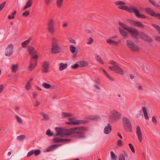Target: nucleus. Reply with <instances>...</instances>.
<instances>
[{
	"mask_svg": "<svg viewBox=\"0 0 160 160\" xmlns=\"http://www.w3.org/2000/svg\"><path fill=\"white\" fill-rule=\"evenodd\" d=\"M114 4L116 6H118V8L120 10L126 11L130 13L133 12L135 16L138 18H146V16L144 15L141 14L138 10L135 7L133 6H130L128 7L125 5L126 4V3L122 1L114 2Z\"/></svg>",
	"mask_w": 160,
	"mask_h": 160,
	"instance_id": "f257e3e1",
	"label": "nucleus"
},
{
	"mask_svg": "<svg viewBox=\"0 0 160 160\" xmlns=\"http://www.w3.org/2000/svg\"><path fill=\"white\" fill-rule=\"evenodd\" d=\"M87 128L84 127H78L70 129V135L72 134L73 137L83 139L85 137L84 131Z\"/></svg>",
	"mask_w": 160,
	"mask_h": 160,
	"instance_id": "f03ea898",
	"label": "nucleus"
},
{
	"mask_svg": "<svg viewBox=\"0 0 160 160\" xmlns=\"http://www.w3.org/2000/svg\"><path fill=\"white\" fill-rule=\"evenodd\" d=\"M122 119L123 126L126 132H131L132 128L131 123L129 119L124 117L122 118Z\"/></svg>",
	"mask_w": 160,
	"mask_h": 160,
	"instance_id": "7ed1b4c3",
	"label": "nucleus"
},
{
	"mask_svg": "<svg viewBox=\"0 0 160 160\" xmlns=\"http://www.w3.org/2000/svg\"><path fill=\"white\" fill-rule=\"evenodd\" d=\"M52 52L53 54L59 53L61 51V49L59 47L56 38L53 37L52 39Z\"/></svg>",
	"mask_w": 160,
	"mask_h": 160,
	"instance_id": "20e7f679",
	"label": "nucleus"
},
{
	"mask_svg": "<svg viewBox=\"0 0 160 160\" xmlns=\"http://www.w3.org/2000/svg\"><path fill=\"white\" fill-rule=\"evenodd\" d=\"M126 45L132 51L138 52L140 51V48L131 40H127L126 42Z\"/></svg>",
	"mask_w": 160,
	"mask_h": 160,
	"instance_id": "39448f33",
	"label": "nucleus"
},
{
	"mask_svg": "<svg viewBox=\"0 0 160 160\" xmlns=\"http://www.w3.org/2000/svg\"><path fill=\"white\" fill-rule=\"evenodd\" d=\"M55 130L57 133L54 136H57L59 135L65 136H68L70 135V133L69 132L70 131V129L64 130L62 128L57 127L56 128Z\"/></svg>",
	"mask_w": 160,
	"mask_h": 160,
	"instance_id": "423d86ee",
	"label": "nucleus"
},
{
	"mask_svg": "<svg viewBox=\"0 0 160 160\" xmlns=\"http://www.w3.org/2000/svg\"><path fill=\"white\" fill-rule=\"evenodd\" d=\"M38 57V56L37 55H34L32 57L30 63L28 67V68L30 70L32 71L37 66Z\"/></svg>",
	"mask_w": 160,
	"mask_h": 160,
	"instance_id": "0eeeda50",
	"label": "nucleus"
},
{
	"mask_svg": "<svg viewBox=\"0 0 160 160\" xmlns=\"http://www.w3.org/2000/svg\"><path fill=\"white\" fill-rule=\"evenodd\" d=\"M55 25V22L53 19H50L48 21L47 26L48 31L51 34H53L55 32L54 27Z\"/></svg>",
	"mask_w": 160,
	"mask_h": 160,
	"instance_id": "6e6552de",
	"label": "nucleus"
},
{
	"mask_svg": "<svg viewBox=\"0 0 160 160\" xmlns=\"http://www.w3.org/2000/svg\"><path fill=\"white\" fill-rule=\"evenodd\" d=\"M121 118V114L117 111L114 110L112 111L110 119L113 121H118Z\"/></svg>",
	"mask_w": 160,
	"mask_h": 160,
	"instance_id": "1a4fd4ad",
	"label": "nucleus"
},
{
	"mask_svg": "<svg viewBox=\"0 0 160 160\" xmlns=\"http://www.w3.org/2000/svg\"><path fill=\"white\" fill-rule=\"evenodd\" d=\"M14 47L12 44H9L6 48L5 55L6 56L10 57L12 54L13 52Z\"/></svg>",
	"mask_w": 160,
	"mask_h": 160,
	"instance_id": "9d476101",
	"label": "nucleus"
},
{
	"mask_svg": "<svg viewBox=\"0 0 160 160\" xmlns=\"http://www.w3.org/2000/svg\"><path fill=\"white\" fill-rule=\"evenodd\" d=\"M128 32L130 33L131 36L135 39H139V32L136 29L131 27Z\"/></svg>",
	"mask_w": 160,
	"mask_h": 160,
	"instance_id": "9b49d317",
	"label": "nucleus"
},
{
	"mask_svg": "<svg viewBox=\"0 0 160 160\" xmlns=\"http://www.w3.org/2000/svg\"><path fill=\"white\" fill-rule=\"evenodd\" d=\"M140 37L141 39L147 42H153L152 39L150 36L144 32H142L141 33Z\"/></svg>",
	"mask_w": 160,
	"mask_h": 160,
	"instance_id": "f8f14e48",
	"label": "nucleus"
},
{
	"mask_svg": "<svg viewBox=\"0 0 160 160\" xmlns=\"http://www.w3.org/2000/svg\"><path fill=\"white\" fill-rule=\"evenodd\" d=\"M145 10L146 12L149 15L160 19V13H156L154 11L149 8H146Z\"/></svg>",
	"mask_w": 160,
	"mask_h": 160,
	"instance_id": "ddd939ff",
	"label": "nucleus"
},
{
	"mask_svg": "<svg viewBox=\"0 0 160 160\" xmlns=\"http://www.w3.org/2000/svg\"><path fill=\"white\" fill-rule=\"evenodd\" d=\"M87 122L86 120H78L74 121L66 122V123L70 125H75L80 124H84Z\"/></svg>",
	"mask_w": 160,
	"mask_h": 160,
	"instance_id": "4468645a",
	"label": "nucleus"
},
{
	"mask_svg": "<svg viewBox=\"0 0 160 160\" xmlns=\"http://www.w3.org/2000/svg\"><path fill=\"white\" fill-rule=\"evenodd\" d=\"M49 63L47 61L43 62L42 63V72L45 73H46L49 72Z\"/></svg>",
	"mask_w": 160,
	"mask_h": 160,
	"instance_id": "2eb2a0df",
	"label": "nucleus"
},
{
	"mask_svg": "<svg viewBox=\"0 0 160 160\" xmlns=\"http://www.w3.org/2000/svg\"><path fill=\"white\" fill-rule=\"evenodd\" d=\"M109 63L113 65V66L109 67V69L112 71H115L117 70L118 65L116 62L112 60H110L109 61Z\"/></svg>",
	"mask_w": 160,
	"mask_h": 160,
	"instance_id": "dca6fc26",
	"label": "nucleus"
},
{
	"mask_svg": "<svg viewBox=\"0 0 160 160\" xmlns=\"http://www.w3.org/2000/svg\"><path fill=\"white\" fill-rule=\"evenodd\" d=\"M136 132L137 136L139 141L140 142H141L142 140V134L139 126H137V127Z\"/></svg>",
	"mask_w": 160,
	"mask_h": 160,
	"instance_id": "f3484780",
	"label": "nucleus"
},
{
	"mask_svg": "<svg viewBox=\"0 0 160 160\" xmlns=\"http://www.w3.org/2000/svg\"><path fill=\"white\" fill-rule=\"evenodd\" d=\"M130 23L133 26L141 28H144V25L139 21H136L134 20H131Z\"/></svg>",
	"mask_w": 160,
	"mask_h": 160,
	"instance_id": "a211bd4d",
	"label": "nucleus"
},
{
	"mask_svg": "<svg viewBox=\"0 0 160 160\" xmlns=\"http://www.w3.org/2000/svg\"><path fill=\"white\" fill-rule=\"evenodd\" d=\"M27 50L31 58L34 56V54L36 53L37 52L35 50L34 48L31 46H28V47Z\"/></svg>",
	"mask_w": 160,
	"mask_h": 160,
	"instance_id": "6ab92c4d",
	"label": "nucleus"
},
{
	"mask_svg": "<svg viewBox=\"0 0 160 160\" xmlns=\"http://www.w3.org/2000/svg\"><path fill=\"white\" fill-rule=\"evenodd\" d=\"M112 130V127L110 123H108L104 129V132L106 134L110 133Z\"/></svg>",
	"mask_w": 160,
	"mask_h": 160,
	"instance_id": "aec40b11",
	"label": "nucleus"
},
{
	"mask_svg": "<svg viewBox=\"0 0 160 160\" xmlns=\"http://www.w3.org/2000/svg\"><path fill=\"white\" fill-rule=\"evenodd\" d=\"M42 86L44 88L48 89L51 88L52 89H55L56 88V87L54 85H51L46 83H43L42 85Z\"/></svg>",
	"mask_w": 160,
	"mask_h": 160,
	"instance_id": "412c9836",
	"label": "nucleus"
},
{
	"mask_svg": "<svg viewBox=\"0 0 160 160\" xmlns=\"http://www.w3.org/2000/svg\"><path fill=\"white\" fill-rule=\"evenodd\" d=\"M70 51L71 52L74 54H77L78 53V50L75 46H74L72 45L70 46Z\"/></svg>",
	"mask_w": 160,
	"mask_h": 160,
	"instance_id": "4be33fe9",
	"label": "nucleus"
},
{
	"mask_svg": "<svg viewBox=\"0 0 160 160\" xmlns=\"http://www.w3.org/2000/svg\"><path fill=\"white\" fill-rule=\"evenodd\" d=\"M118 24L123 28L124 30H127L128 32L131 28V27H128L127 25L124 24L120 22H118Z\"/></svg>",
	"mask_w": 160,
	"mask_h": 160,
	"instance_id": "5701e85b",
	"label": "nucleus"
},
{
	"mask_svg": "<svg viewBox=\"0 0 160 160\" xmlns=\"http://www.w3.org/2000/svg\"><path fill=\"white\" fill-rule=\"evenodd\" d=\"M79 63L80 67H82L87 66L88 65V63L84 61H81L77 62Z\"/></svg>",
	"mask_w": 160,
	"mask_h": 160,
	"instance_id": "b1692460",
	"label": "nucleus"
},
{
	"mask_svg": "<svg viewBox=\"0 0 160 160\" xmlns=\"http://www.w3.org/2000/svg\"><path fill=\"white\" fill-rule=\"evenodd\" d=\"M63 1L64 0H56V4L57 7L58 8H60L62 7Z\"/></svg>",
	"mask_w": 160,
	"mask_h": 160,
	"instance_id": "393cba45",
	"label": "nucleus"
},
{
	"mask_svg": "<svg viewBox=\"0 0 160 160\" xmlns=\"http://www.w3.org/2000/svg\"><path fill=\"white\" fill-rule=\"evenodd\" d=\"M106 41L109 44H113L115 45H118V42L116 41L113 40L111 39H107Z\"/></svg>",
	"mask_w": 160,
	"mask_h": 160,
	"instance_id": "a878e982",
	"label": "nucleus"
},
{
	"mask_svg": "<svg viewBox=\"0 0 160 160\" xmlns=\"http://www.w3.org/2000/svg\"><path fill=\"white\" fill-rule=\"evenodd\" d=\"M142 110L143 111L144 116L145 117V118L146 119H149V117L148 115V114L147 113V111L146 108L145 107H143L142 108Z\"/></svg>",
	"mask_w": 160,
	"mask_h": 160,
	"instance_id": "bb28decb",
	"label": "nucleus"
},
{
	"mask_svg": "<svg viewBox=\"0 0 160 160\" xmlns=\"http://www.w3.org/2000/svg\"><path fill=\"white\" fill-rule=\"evenodd\" d=\"M31 40V38H29L28 39L25 41L22 42L21 44V45L23 48L26 47L27 45L29 44Z\"/></svg>",
	"mask_w": 160,
	"mask_h": 160,
	"instance_id": "cd10ccee",
	"label": "nucleus"
},
{
	"mask_svg": "<svg viewBox=\"0 0 160 160\" xmlns=\"http://www.w3.org/2000/svg\"><path fill=\"white\" fill-rule=\"evenodd\" d=\"M67 66V64L62 63H60L59 64V69L61 71H62L66 68Z\"/></svg>",
	"mask_w": 160,
	"mask_h": 160,
	"instance_id": "c85d7f7f",
	"label": "nucleus"
},
{
	"mask_svg": "<svg viewBox=\"0 0 160 160\" xmlns=\"http://www.w3.org/2000/svg\"><path fill=\"white\" fill-rule=\"evenodd\" d=\"M18 66L17 64H13L11 67L12 72H15L18 70Z\"/></svg>",
	"mask_w": 160,
	"mask_h": 160,
	"instance_id": "c756f323",
	"label": "nucleus"
},
{
	"mask_svg": "<svg viewBox=\"0 0 160 160\" xmlns=\"http://www.w3.org/2000/svg\"><path fill=\"white\" fill-rule=\"evenodd\" d=\"M119 30L121 35L123 37H126L128 36L127 33L126 32L123 30L121 28H119Z\"/></svg>",
	"mask_w": 160,
	"mask_h": 160,
	"instance_id": "7c9ffc66",
	"label": "nucleus"
},
{
	"mask_svg": "<svg viewBox=\"0 0 160 160\" xmlns=\"http://www.w3.org/2000/svg\"><path fill=\"white\" fill-rule=\"evenodd\" d=\"M117 69V70L115 71L116 73L121 75H122L124 74V72L123 70L118 66Z\"/></svg>",
	"mask_w": 160,
	"mask_h": 160,
	"instance_id": "2f4dec72",
	"label": "nucleus"
},
{
	"mask_svg": "<svg viewBox=\"0 0 160 160\" xmlns=\"http://www.w3.org/2000/svg\"><path fill=\"white\" fill-rule=\"evenodd\" d=\"M111 158L112 160H117V156L114 154L113 151H111L110 152Z\"/></svg>",
	"mask_w": 160,
	"mask_h": 160,
	"instance_id": "473e14b6",
	"label": "nucleus"
},
{
	"mask_svg": "<svg viewBox=\"0 0 160 160\" xmlns=\"http://www.w3.org/2000/svg\"><path fill=\"white\" fill-rule=\"evenodd\" d=\"M57 144L52 145L47 148V152H49L51 151L53 149V148H55L56 147H57Z\"/></svg>",
	"mask_w": 160,
	"mask_h": 160,
	"instance_id": "72a5a7b5",
	"label": "nucleus"
},
{
	"mask_svg": "<svg viewBox=\"0 0 160 160\" xmlns=\"http://www.w3.org/2000/svg\"><path fill=\"white\" fill-rule=\"evenodd\" d=\"M95 58L100 63L102 64H104V62L101 59L100 56L98 55H96L95 56Z\"/></svg>",
	"mask_w": 160,
	"mask_h": 160,
	"instance_id": "f704fd0d",
	"label": "nucleus"
},
{
	"mask_svg": "<svg viewBox=\"0 0 160 160\" xmlns=\"http://www.w3.org/2000/svg\"><path fill=\"white\" fill-rule=\"evenodd\" d=\"M152 26L155 29L158 33L160 34V26L155 24H152Z\"/></svg>",
	"mask_w": 160,
	"mask_h": 160,
	"instance_id": "c9c22d12",
	"label": "nucleus"
},
{
	"mask_svg": "<svg viewBox=\"0 0 160 160\" xmlns=\"http://www.w3.org/2000/svg\"><path fill=\"white\" fill-rule=\"evenodd\" d=\"M32 153L33 154H34L35 156H37L40 154L41 151L40 150H32Z\"/></svg>",
	"mask_w": 160,
	"mask_h": 160,
	"instance_id": "e433bc0d",
	"label": "nucleus"
},
{
	"mask_svg": "<svg viewBox=\"0 0 160 160\" xmlns=\"http://www.w3.org/2000/svg\"><path fill=\"white\" fill-rule=\"evenodd\" d=\"M26 136L24 135L18 136L17 138V139L20 141H23L26 138Z\"/></svg>",
	"mask_w": 160,
	"mask_h": 160,
	"instance_id": "4c0bfd02",
	"label": "nucleus"
},
{
	"mask_svg": "<svg viewBox=\"0 0 160 160\" xmlns=\"http://www.w3.org/2000/svg\"><path fill=\"white\" fill-rule=\"evenodd\" d=\"M40 115L44 117V119L48 121L49 120V116L47 114L44 113L43 112H41Z\"/></svg>",
	"mask_w": 160,
	"mask_h": 160,
	"instance_id": "58836bf2",
	"label": "nucleus"
},
{
	"mask_svg": "<svg viewBox=\"0 0 160 160\" xmlns=\"http://www.w3.org/2000/svg\"><path fill=\"white\" fill-rule=\"evenodd\" d=\"M32 4V0H28L25 5L28 8L31 7Z\"/></svg>",
	"mask_w": 160,
	"mask_h": 160,
	"instance_id": "ea45409f",
	"label": "nucleus"
},
{
	"mask_svg": "<svg viewBox=\"0 0 160 160\" xmlns=\"http://www.w3.org/2000/svg\"><path fill=\"white\" fill-rule=\"evenodd\" d=\"M148 1L155 7L156 8H159L160 7V6L157 4L154 1L152 0H148Z\"/></svg>",
	"mask_w": 160,
	"mask_h": 160,
	"instance_id": "a19ab883",
	"label": "nucleus"
},
{
	"mask_svg": "<svg viewBox=\"0 0 160 160\" xmlns=\"http://www.w3.org/2000/svg\"><path fill=\"white\" fill-rule=\"evenodd\" d=\"M16 11L15 10L13 12L11 13V15H9L8 16V19H13L15 18L14 15L16 14Z\"/></svg>",
	"mask_w": 160,
	"mask_h": 160,
	"instance_id": "79ce46f5",
	"label": "nucleus"
},
{
	"mask_svg": "<svg viewBox=\"0 0 160 160\" xmlns=\"http://www.w3.org/2000/svg\"><path fill=\"white\" fill-rule=\"evenodd\" d=\"M53 141L55 143H58L59 142H62V139L58 138V137H56L53 139Z\"/></svg>",
	"mask_w": 160,
	"mask_h": 160,
	"instance_id": "37998d69",
	"label": "nucleus"
},
{
	"mask_svg": "<svg viewBox=\"0 0 160 160\" xmlns=\"http://www.w3.org/2000/svg\"><path fill=\"white\" fill-rule=\"evenodd\" d=\"M62 115L64 118L70 117L71 116V114L64 112L62 113Z\"/></svg>",
	"mask_w": 160,
	"mask_h": 160,
	"instance_id": "c03bdc74",
	"label": "nucleus"
},
{
	"mask_svg": "<svg viewBox=\"0 0 160 160\" xmlns=\"http://www.w3.org/2000/svg\"><path fill=\"white\" fill-rule=\"evenodd\" d=\"M93 42V39L92 38H89L87 40V44H92Z\"/></svg>",
	"mask_w": 160,
	"mask_h": 160,
	"instance_id": "a18cd8bd",
	"label": "nucleus"
},
{
	"mask_svg": "<svg viewBox=\"0 0 160 160\" xmlns=\"http://www.w3.org/2000/svg\"><path fill=\"white\" fill-rule=\"evenodd\" d=\"M46 134L49 137H51L52 136L54 133H53L52 132L50 129H48L46 132Z\"/></svg>",
	"mask_w": 160,
	"mask_h": 160,
	"instance_id": "49530a36",
	"label": "nucleus"
},
{
	"mask_svg": "<svg viewBox=\"0 0 160 160\" xmlns=\"http://www.w3.org/2000/svg\"><path fill=\"white\" fill-rule=\"evenodd\" d=\"M80 67L79 63H77V62L75 63L74 65L71 66V68L73 69H76Z\"/></svg>",
	"mask_w": 160,
	"mask_h": 160,
	"instance_id": "de8ad7c7",
	"label": "nucleus"
},
{
	"mask_svg": "<svg viewBox=\"0 0 160 160\" xmlns=\"http://www.w3.org/2000/svg\"><path fill=\"white\" fill-rule=\"evenodd\" d=\"M119 160H125V156L123 154H120L118 156Z\"/></svg>",
	"mask_w": 160,
	"mask_h": 160,
	"instance_id": "09e8293b",
	"label": "nucleus"
},
{
	"mask_svg": "<svg viewBox=\"0 0 160 160\" xmlns=\"http://www.w3.org/2000/svg\"><path fill=\"white\" fill-rule=\"evenodd\" d=\"M15 118L17 120V121L19 123H22V121L21 119L18 115L15 116Z\"/></svg>",
	"mask_w": 160,
	"mask_h": 160,
	"instance_id": "8fccbe9b",
	"label": "nucleus"
},
{
	"mask_svg": "<svg viewBox=\"0 0 160 160\" xmlns=\"http://www.w3.org/2000/svg\"><path fill=\"white\" fill-rule=\"evenodd\" d=\"M31 88V85L29 82H27L25 87V88L26 90H28L30 89Z\"/></svg>",
	"mask_w": 160,
	"mask_h": 160,
	"instance_id": "3c124183",
	"label": "nucleus"
},
{
	"mask_svg": "<svg viewBox=\"0 0 160 160\" xmlns=\"http://www.w3.org/2000/svg\"><path fill=\"white\" fill-rule=\"evenodd\" d=\"M128 145L132 152L134 153L135 152V149L132 144L130 143Z\"/></svg>",
	"mask_w": 160,
	"mask_h": 160,
	"instance_id": "603ef678",
	"label": "nucleus"
},
{
	"mask_svg": "<svg viewBox=\"0 0 160 160\" xmlns=\"http://www.w3.org/2000/svg\"><path fill=\"white\" fill-rule=\"evenodd\" d=\"M30 12L28 11H26L22 13V16L26 17L28 16Z\"/></svg>",
	"mask_w": 160,
	"mask_h": 160,
	"instance_id": "864d4df0",
	"label": "nucleus"
},
{
	"mask_svg": "<svg viewBox=\"0 0 160 160\" xmlns=\"http://www.w3.org/2000/svg\"><path fill=\"white\" fill-rule=\"evenodd\" d=\"M6 4V2H4L0 4V12L2 10L4 7H5Z\"/></svg>",
	"mask_w": 160,
	"mask_h": 160,
	"instance_id": "5fc2aeb1",
	"label": "nucleus"
},
{
	"mask_svg": "<svg viewBox=\"0 0 160 160\" xmlns=\"http://www.w3.org/2000/svg\"><path fill=\"white\" fill-rule=\"evenodd\" d=\"M6 4V2H4L0 4V12L2 10L4 7H5Z\"/></svg>",
	"mask_w": 160,
	"mask_h": 160,
	"instance_id": "6e6d98bb",
	"label": "nucleus"
},
{
	"mask_svg": "<svg viewBox=\"0 0 160 160\" xmlns=\"http://www.w3.org/2000/svg\"><path fill=\"white\" fill-rule=\"evenodd\" d=\"M152 122L155 125H157V121L156 120V117H152Z\"/></svg>",
	"mask_w": 160,
	"mask_h": 160,
	"instance_id": "4d7b16f0",
	"label": "nucleus"
},
{
	"mask_svg": "<svg viewBox=\"0 0 160 160\" xmlns=\"http://www.w3.org/2000/svg\"><path fill=\"white\" fill-rule=\"evenodd\" d=\"M117 145L119 146H121L122 145V142L121 140H119L117 143Z\"/></svg>",
	"mask_w": 160,
	"mask_h": 160,
	"instance_id": "13d9d810",
	"label": "nucleus"
},
{
	"mask_svg": "<svg viewBox=\"0 0 160 160\" xmlns=\"http://www.w3.org/2000/svg\"><path fill=\"white\" fill-rule=\"evenodd\" d=\"M104 74H105L106 76L107 77V78L109 79V80L111 81H112V78L109 76L108 74V73L106 72L104 73Z\"/></svg>",
	"mask_w": 160,
	"mask_h": 160,
	"instance_id": "bf43d9fd",
	"label": "nucleus"
},
{
	"mask_svg": "<svg viewBox=\"0 0 160 160\" xmlns=\"http://www.w3.org/2000/svg\"><path fill=\"white\" fill-rule=\"evenodd\" d=\"M52 0H44L45 3L47 5H48L50 4Z\"/></svg>",
	"mask_w": 160,
	"mask_h": 160,
	"instance_id": "052dcab7",
	"label": "nucleus"
},
{
	"mask_svg": "<svg viewBox=\"0 0 160 160\" xmlns=\"http://www.w3.org/2000/svg\"><path fill=\"white\" fill-rule=\"evenodd\" d=\"M33 154L32 153V150L28 153L27 157H29L30 156H32Z\"/></svg>",
	"mask_w": 160,
	"mask_h": 160,
	"instance_id": "680f3d73",
	"label": "nucleus"
},
{
	"mask_svg": "<svg viewBox=\"0 0 160 160\" xmlns=\"http://www.w3.org/2000/svg\"><path fill=\"white\" fill-rule=\"evenodd\" d=\"M40 104V103L38 101H36L35 102V103L34 106L35 107L38 106Z\"/></svg>",
	"mask_w": 160,
	"mask_h": 160,
	"instance_id": "e2e57ef3",
	"label": "nucleus"
},
{
	"mask_svg": "<svg viewBox=\"0 0 160 160\" xmlns=\"http://www.w3.org/2000/svg\"><path fill=\"white\" fill-rule=\"evenodd\" d=\"M155 40L158 42H160V37L159 36H157L155 37Z\"/></svg>",
	"mask_w": 160,
	"mask_h": 160,
	"instance_id": "0e129e2a",
	"label": "nucleus"
},
{
	"mask_svg": "<svg viewBox=\"0 0 160 160\" xmlns=\"http://www.w3.org/2000/svg\"><path fill=\"white\" fill-rule=\"evenodd\" d=\"M123 153L124 156H125V157H126V158H127L128 157V154L127 152H126L125 151H123Z\"/></svg>",
	"mask_w": 160,
	"mask_h": 160,
	"instance_id": "69168bd1",
	"label": "nucleus"
},
{
	"mask_svg": "<svg viewBox=\"0 0 160 160\" xmlns=\"http://www.w3.org/2000/svg\"><path fill=\"white\" fill-rule=\"evenodd\" d=\"M37 96V92L35 91L32 93V96L34 98H35Z\"/></svg>",
	"mask_w": 160,
	"mask_h": 160,
	"instance_id": "338daca9",
	"label": "nucleus"
},
{
	"mask_svg": "<svg viewBox=\"0 0 160 160\" xmlns=\"http://www.w3.org/2000/svg\"><path fill=\"white\" fill-rule=\"evenodd\" d=\"M4 88V86L2 85H0V93L2 91Z\"/></svg>",
	"mask_w": 160,
	"mask_h": 160,
	"instance_id": "774afa93",
	"label": "nucleus"
}]
</instances>
